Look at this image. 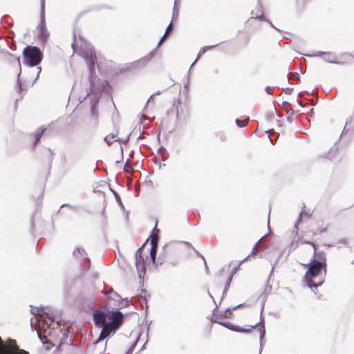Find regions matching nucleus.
<instances>
[{
	"mask_svg": "<svg viewBox=\"0 0 354 354\" xmlns=\"http://www.w3.org/2000/svg\"><path fill=\"white\" fill-rule=\"evenodd\" d=\"M81 55L85 59L89 71L88 81L90 82V92L87 95H91V97H96L99 94V99L101 93L109 91L110 85L107 80H101L95 75V64L97 60L96 52L93 46L91 44H86L81 50Z\"/></svg>",
	"mask_w": 354,
	"mask_h": 354,
	"instance_id": "1",
	"label": "nucleus"
},
{
	"mask_svg": "<svg viewBox=\"0 0 354 354\" xmlns=\"http://www.w3.org/2000/svg\"><path fill=\"white\" fill-rule=\"evenodd\" d=\"M303 265L308 266L304 276L307 286L312 289L322 286L326 274L325 259H315V257H313L308 263Z\"/></svg>",
	"mask_w": 354,
	"mask_h": 354,
	"instance_id": "2",
	"label": "nucleus"
},
{
	"mask_svg": "<svg viewBox=\"0 0 354 354\" xmlns=\"http://www.w3.org/2000/svg\"><path fill=\"white\" fill-rule=\"evenodd\" d=\"M24 64L30 67L38 66L42 59L43 53L41 49L35 46H26L23 50Z\"/></svg>",
	"mask_w": 354,
	"mask_h": 354,
	"instance_id": "3",
	"label": "nucleus"
},
{
	"mask_svg": "<svg viewBox=\"0 0 354 354\" xmlns=\"http://www.w3.org/2000/svg\"><path fill=\"white\" fill-rule=\"evenodd\" d=\"M37 29L38 30V39L44 47L50 35L46 26L45 0H40V21Z\"/></svg>",
	"mask_w": 354,
	"mask_h": 354,
	"instance_id": "4",
	"label": "nucleus"
},
{
	"mask_svg": "<svg viewBox=\"0 0 354 354\" xmlns=\"http://www.w3.org/2000/svg\"><path fill=\"white\" fill-rule=\"evenodd\" d=\"M50 324H48L46 320H44L43 328H45V326L46 325V328L45 329L46 333H48L51 338L59 340V346L67 343L69 331L59 326L53 327L51 328Z\"/></svg>",
	"mask_w": 354,
	"mask_h": 354,
	"instance_id": "5",
	"label": "nucleus"
},
{
	"mask_svg": "<svg viewBox=\"0 0 354 354\" xmlns=\"http://www.w3.org/2000/svg\"><path fill=\"white\" fill-rule=\"evenodd\" d=\"M142 246L137 250L135 254L136 268L138 272V276L140 279V283L142 286L144 283V277L146 273V265L144 257L142 254Z\"/></svg>",
	"mask_w": 354,
	"mask_h": 354,
	"instance_id": "6",
	"label": "nucleus"
},
{
	"mask_svg": "<svg viewBox=\"0 0 354 354\" xmlns=\"http://www.w3.org/2000/svg\"><path fill=\"white\" fill-rule=\"evenodd\" d=\"M73 255L82 266V269L87 271L90 268V259L82 246H77L73 252Z\"/></svg>",
	"mask_w": 354,
	"mask_h": 354,
	"instance_id": "7",
	"label": "nucleus"
},
{
	"mask_svg": "<svg viewBox=\"0 0 354 354\" xmlns=\"http://www.w3.org/2000/svg\"><path fill=\"white\" fill-rule=\"evenodd\" d=\"M101 327L102 328L95 344H98L100 341H102L107 337H111L118 329L113 325V323L108 322H106V324L102 326Z\"/></svg>",
	"mask_w": 354,
	"mask_h": 354,
	"instance_id": "8",
	"label": "nucleus"
},
{
	"mask_svg": "<svg viewBox=\"0 0 354 354\" xmlns=\"http://www.w3.org/2000/svg\"><path fill=\"white\" fill-rule=\"evenodd\" d=\"M93 319L96 326L101 327L108 322V312L98 310L93 313Z\"/></svg>",
	"mask_w": 354,
	"mask_h": 354,
	"instance_id": "9",
	"label": "nucleus"
},
{
	"mask_svg": "<svg viewBox=\"0 0 354 354\" xmlns=\"http://www.w3.org/2000/svg\"><path fill=\"white\" fill-rule=\"evenodd\" d=\"M123 314L119 310L108 312V323H113V325L119 328L122 322Z\"/></svg>",
	"mask_w": 354,
	"mask_h": 354,
	"instance_id": "10",
	"label": "nucleus"
},
{
	"mask_svg": "<svg viewBox=\"0 0 354 354\" xmlns=\"http://www.w3.org/2000/svg\"><path fill=\"white\" fill-rule=\"evenodd\" d=\"M166 35H163L161 39H160V41H158V44L156 46V48L151 51L148 55H147L145 57L141 58L140 59L136 61V62H134L133 64V65L135 66V67H137V66H141V67H144L149 62H150V60L152 59L153 56V51L158 48L161 44L163 42L164 39H165V37Z\"/></svg>",
	"mask_w": 354,
	"mask_h": 354,
	"instance_id": "11",
	"label": "nucleus"
},
{
	"mask_svg": "<svg viewBox=\"0 0 354 354\" xmlns=\"http://www.w3.org/2000/svg\"><path fill=\"white\" fill-rule=\"evenodd\" d=\"M263 308H264V304H263V306L261 307V315H262ZM256 327H259L258 330L259 332V340H260L259 354H261V351H262V341L266 335V328H265V326L263 324V318L262 317V315H261V317H260L259 322H258V323L255 324L254 326H252V328H256Z\"/></svg>",
	"mask_w": 354,
	"mask_h": 354,
	"instance_id": "12",
	"label": "nucleus"
},
{
	"mask_svg": "<svg viewBox=\"0 0 354 354\" xmlns=\"http://www.w3.org/2000/svg\"><path fill=\"white\" fill-rule=\"evenodd\" d=\"M304 55H305L306 57H313V56L319 57L321 55H324V57H322V59L327 63L334 64H342L341 62L335 61V59H332L331 57H333V54L330 52L317 51L313 55L304 54Z\"/></svg>",
	"mask_w": 354,
	"mask_h": 354,
	"instance_id": "13",
	"label": "nucleus"
},
{
	"mask_svg": "<svg viewBox=\"0 0 354 354\" xmlns=\"http://www.w3.org/2000/svg\"><path fill=\"white\" fill-rule=\"evenodd\" d=\"M8 346L10 349V354H29L28 351L21 349L16 344V341L9 338L7 340Z\"/></svg>",
	"mask_w": 354,
	"mask_h": 354,
	"instance_id": "14",
	"label": "nucleus"
},
{
	"mask_svg": "<svg viewBox=\"0 0 354 354\" xmlns=\"http://www.w3.org/2000/svg\"><path fill=\"white\" fill-rule=\"evenodd\" d=\"M46 130V128L40 127L33 133L30 134V136H33L34 142L31 144V148L33 149L40 142V139L42 137L44 133Z\"/></svg>",
	"mask_w": 354,
	"mask_h": 354,
	"instance_id": "15",
	"label": "nucleus"
},
{
	"mask_svg": "<svg viewBox=\"0 0 354 354\" xmlns=\"http://www.w3.org/2000/svg\"><path fill=\"white\" fill-rule=\"evenodd\" d=\"M211 321H212V322L218 323V324H220L231 330H233V331H236V332H249V331H250V329L245 330L242 328H240L239 326L233 325L230 322H217L215 319H212Z\"/></svg>",
	"mask_w": 354,
	"mask_h": 354,
	"instance_id": "16",
	"label": "nucleus"
},
{
	"mask_svg": "<svg viewBox=\"0 0 354 354\" xmlns=\"http://www.w3.org/2000/svg\"><path fill=\"white\" fill-rule=\"evenodd\" d=\"M30 308H31V309H30L31 314H32L34 315H39L41 317H43L44 319L45 318H48L49 319H51L49 313H47L46 311H45V308L44 306L33 307V306H30Z\"/></svg>",
	"mask_w": 354,
	"mask_h": 354,
	"instance_id": "17",
	"label": "nucleus"
},
{
	"mask_svg": "<svg viewBox=\"0 0 354 354\" xmlns=\"http://www.w3.org/2000/svg\"><path fill=\"white\" fill-rule=\"evenodd\" d=\"M99 102V94H97L96 97H93L91 98V115L93 118H97V105Z\"/></svg>",
	"mask_w": 354,
	"mask_h": 354,
	"instance_id": "18",
	"label": "nucleus"
},
{
	"mask_svg": "<svg viewBox=\"0 0 354 354\" xmlns=\"http://www.w3.org/2000/svg\"><path fill=\"white\" fill-rule=\"evenodd\" d=\"M150 245H151L150 257L151 259V261H152L153 266L154 267L157 268L158 267V261H156V258H157L158 244H155L154 241H152V243H150Z\"/></svg>",
	"mask_w": 354,
	"mask_h": 354,
	"instance_id": "19",
	"label": "nucleus"
},
{
	"mask_svg": "<svg viewBox=\"0 0 354 354\" xmlns=\"http://www.w3.org/2000/svg\"><path fill=\"white\" fill-rule=\"evenodd\" d=\"M257 12H261V15H257L256 17H252V19H259V21H266L268 22L270 26L274 28H275L276 30H279L278 28H277L276 27H274V26L272 24V22H270L269 20H268L262 14V6L260 3V1L258 0V8H257Z\"/></svg>",
	"mask_w": 354,
	"mask_h": 354,
	"instance_id": "20",
	"label": "nucleus"
},
{
	"mask_svg": "<svg viewBox=\"0 0 354 354\" xmlns=\"http://www.w3.org/2000/svg\"><path fill=\"white\" fill-rule=\"evenodd\" d=\"M303 243H306V244H309V245H312L313 248V257H315V259H322L324 258L325 259V263H326V255L324 254L321 253L320 252H317V250L315 248V244L313 242L305 241L303 242Z\"/></svg>",
	"mask_w": 354,
	"mask_h": 354,
	"instance_id": "21",
	"label": "nucleus"
},
{
	"mask_svg": "<svg viewBox=\"0 0 354 354\" xmlns=\"http://www.w3.org/2000/svg\"><path fill=\"white\" fill-rule=\"evenodd\" d=\"M218 45V44H214V45H209V46H203L202 47L201 49H200V51L197 55V57L196 59V60L192 63V64L191 65L190 68H192L196 62L197 61L200 59L201 56L202 54H204L207 50H209V49H212L216 46H217ZM190 69L189 68V72L190 71Z\"/></svg>",
	"mask_w": 354,
	"mask_h": 354,
	"instance_id": "22",
	"label": "nucleus"
},
{
	"mask_svg": "<svg viewBox=\"0 0 354 354\" xmlns=\"http://www.w3.org/2000/svg\"><path fill=\"white\" fill-rule=\"evenodd\" d=\"M167 246H168V245L166 244L162 247V250L159 254L158 258H156V261H158V266L159 265H162L166 261V255H167L166 248Z\"/></svg>",
	"mask_w": 354,
	"mask_h": 354,
	"instance_id": "23",
	"label": "nucleus"
},
{
	"mask_svg": "<svg viewBox=\"0 0 354 354\" xmlns=\"http://www.w3.org/2000/svg\"><path fill=\"white\" fill-rule=\"evenodd\" d=\"M159 232L160 230L157 228V223L156 226L152 230L150 235V243H152V241H154L155 244H158L159 241Z\"/></svg>",
	"mask_w": 354,
	"mask_h": 354,
	"instance_id": "24",
	"label": "nucleus"
},
{
	"mask_svg": "<svg viewBox=\"0 0 354 354\" xmlns=\"http://www.w3.org/2000/svg\"><path fill=\"white\" fill-rule=\"evenodd\" d=\"M37 336L40 339L41 343L45 345L46 344V349L49 350L53 346L51 342L47 339L46 337L42 336L41 334L37 331Z\"/></svg>",
	"mask_w": 354,
	"mask_h": 354,
	"instance_id": "25",
	"label": "nucleus"
},
{
	"mask_svg": "<svg viewBox=\"0 0 354 354\" xmlns=\"http://www.w3.org/2000/svg\"><path fill=\"white\" fill-rule=\"evenodd\" d=\"M233 279V273H230V275L228 276L227 279V281L225 282V287L223 288V296H222V299L225 297L228 290H229V288L230 286V283H231V281Z\"/></svg>",
	"mask_w": 354,
	"mask_h": 354,
	"instance_id": "26",
	"label": "nucleus"
},
{
	"mask_svg": "<svg viewBox=\"0 0 354 354\" xmlns=\"http://www.w3.org/2000/svg\"><path fill=\"white\" fill-rule=\"evenodd\" d=\"M180 101L179 99H176L174 100V102H173V107L176 110V119L178 120L179 118H180V111H179V106L180 105Z\"/></svg>",
	"mask_w": 354,
	"mask_h": 354,
	"instance_id": "27",
	"label": "nucleus"
},
{
	"mask_svg": "<svg viewBox=\"0 0 354 354\" xmlns=\"http://www.w3.org/2000/svg\"><path fill=\"white\" fill-rule=\"evenodd\" d=\"M249 118H246L245 119L241 120V119H236L235 122L238 127L243 128L245 127L248 122H249Z\"/></svg>",
	"mask_w": 354,
	"mask_h": 354,
	"instance_id": "28",
	"label": "nucleus"
},
{
	"mask_svg": "<svg viewBox=\"0 0 354 354\" xmlns=\"http://www.w3.org/2000/svg\"><path fill=\"white\" fill-rule=\"evenodd\" d=\"M337 152V148H332L328 152L326 153L325 156H323L324 158H326L330 160H335V155Z\"/></svg>",
	"mask_w": 354,
	"mask_h": 354,
	"instance_id": "29",
	"label": "nucleus"
},
{
	"mask_svg": "<svg viewBox=\"0 0 354 354\" xmlns=\"http://www.w3.org/2000/svg\"><path fill=\"white\" fill-rule=\"evenodd\" d=\"M287 77H288V80H292L298 81L300 80V75L297 72L288 73Z\"/></svg>",
	"mask_w": 354,
	"mask_h": 354,
	"instance_id": "30",
	"label": "nucleus"
},
{
	"mask_svg": "<svg viewBox=\"0 0 354 354\" xmlns=\"http://www.w3.org/2000/svg\"><path fill=\"white\" fill-rule=\"evenodd\" d=\"M115 136L113 134H109L104 137V141L108 144V145H110L113 142V140L115 139Z\"/></svg>",
	"mask_w": 354,
	"mask_h": 354,
	"instance_id": "31",
	"label": "nucleus"
},
{
	"mask_svg": "<svg viewBox=\"0 0 354 354\" xmlns=\"http://www.w3.org/2000/svg\"><path fill=\"white\" fill-rule=\"evenodd\" d=\"M111 191H112V192H113V194L114 195V197H115L116 201L118 203V204L120 206L123 207V204H122V202L121 201V198H120V194L117 192H115L114 190H111Z\"/></svg>",
	"mask_w": 354,
	"mask_h": 354,
	"instance_id": "32",
	"label": "nucleus"
},
{
	"mask_svg": "<svg viewBox=\"0 0 354 354\" xmlns=\"http://www.w3.org/2000/svg\"><path fill=\"white\" fill-rule=\"evenodd\" d=\"M166 151V149L164 147L162 146H160L159 147V149H158V153H160L162 156V160L165 161L167 160V156H163V153Z\"/></svg>",
	"mask_w": 354,
	"mask_h": 354,
	"instance_id": "33",
	"label": "nucleus"
},
{
	"mask_svg": "<svg viewBox=\"0 0 354 354\" xmlns=\"http://www.w3.org/2000/svg\"><path fill=\"white\" fill-rule=\"evenodd\" d=\"M173 30H174L173 24H172V21H171L170 24L167 26V27L166 28L165 35H166L167 34H171L173 32Z\"/></svg>",
	"mask_w": 354,
	"mask_h": 354,
	"instance_id": "34",
	"label": "nucleus"
},
{
	"mask_svg": "<svg viewBox=\"0 0 354 354\" xmlns=\"http://www.w3.org/2000/svg\"><path fill=\"white\" fill-rule=\"evenodd\" d=\"M138 340V337H137L136 341L130 346V348L128 349V351L126 352L125 354H131L133 353V351H134V348L136 346Z\"/></svg>",
	"mask_w": 354,
	"mask_h": 354,
	"instance_id": "35",
	"label": "nucleus"
},
{
	"mask_svg": "<svg viewBox=\"0 0 354 354\" xmlns=\"http://www.w3.org/2000/svg\"><path fill=\"white\" fill-rule=\"evenodd\" d=\"M229 310H230V309L227 308L225 311L222 312L220 314V317H223V318H228L230 315L231 314V313L229 312Z\"/></svg>",
	"mask_w": 354,
	"mask_h": 354,
	"instance_id": "36",
	"label": "nucleus"
},
{
	"mask_svg": "<svg viewBox=\"0 0 354 354\" xmlns=\"http://www.w3.org/2000/svg\"><path fill=\"white\" fill-rule=\"evenodd\" d=\"M128 162L127 160L125 163V165L124 167V171L125 173H131L133 171V168L131 166H128Z\"/></svg>",
	"mask_w": 354,
	"mask_h": 354,
	"instance_id": "37",
	"label": "nucleus"
},
{
	"mask_svg": "<svg viewBox=\"0 0 354 354\" xmlns=\"http://www.w3.org/2000/svg\"><path fill=\"white\" fill-rule=\"evenodd\" d=\"M259 241L258 242H257L256 244L254 245L251 254H250L245 259H243L242 261H241V263L244 261H245V260H247L252 254H254L255 253V249H256V247H257V244L259 243Z\"/></svg>",
	"mask_w": 354,
	"mask_h": 354,
	"instance_id": "38",
	"label": "nucleus"
},
{
	"mask_svg": "<svg viewBox=\"0 0 354 354\" xmlns=\"http://www.w3.org/2000/svg\"><path fill=\"white\" fill-rule=\"evenodd\" d=\"M336 243L338 245H346L347 240L346 239L343 238V239H339L338 241H337Z\"/></svg>",
	"mask_w": 354,
	"mask_h": 354,
	"instance_id": "39",
	"label": "nucleus"
},
{
	"mask_svg": "<svg viewBox=\"0 0 354 354\" xmlns=\"http://www.w3.org/2000/svg\"><path fill=\"white\" fill-rule=\"evenodd\" d=\"M129 304V300L127 298L123 299V301L120 304V308L126 307Z\"/></svg>",
	"mask_w": 354,
	"mask_h": 354,
	"instance_id": "40",
	"label": "nucleus"
},
{
	"mask_svg": "<svg viewBox=\"0 0 354 354\" xmlns=\"http://www.w3.org/2000/svg\"><path fill=\"white\" fill-rule=\"evenodd\" d=\"M20 72H21V69H20ZM20 73H19V75H18V78H17L18 92H20V91H21V90H22V86H21V83H20V82H19V75H20Z\"/></svg>",
	"mask_w": 354,
	"mask_h": 354,
	"instance_id": "41",
	"label": "nucleus"
},
{
	"mask_svg": "<svg viewBox=\"0 0 354 354\" xmlns=\"http://www.w3.org/2000/svg\"><path fill=\"white\" fill-rule=\"evenodd\" d=\"M178 15V10L177 8H176V7L174 6V9H173V16H172V19H174V17H177Z\"/></svg>",
	"mask_w": 354,
	"mask_h": 354,
	"instance_id": "42",
	"label": "nucleus"
},
{
	"mask_svg": "<svg viewBox=\"0 0 354 354\" xmlns=\"http://www.w3.org/2000/svg\"><path fill=\"white\" fill-rule=\"evenodd\" d=\"M112 295H113L112 299H113L118 300V299H121L120 295L118 292H116L115 291H114L113 293H112Z\"/></svg>",
	"mask_w": 354,
	"mask_h": 354,
	"instance_id": "43",
	"label": "nucleus"
},
{
	"mask_svg": "<svg viewBox=\"0 0 354 354\" xmlns=\"http://www.w3.org/2000/svg\"><path fill=\"white\" fill-rule=\"evenodd\" d=\"M292 91H293V88H292V87H286L284 89L286 94H288V95H290L292 93Z\"/></svg>",
	"mask_w": 354,
	"mask_h": 354,
	"instance_id": "44",
	"label": "nucleus"
},
{
	"mask_svg": "<svg viewBox=\"0 0 354 354\" xmlns=\"http://www.w3.org/2000/svg\"><path fill=\"white\" fill-rule=\"evenodd\" d=\"M265 90L268 94L272 95V91L269 86H266Z\"/></svg>",
	"mask_w": 354,
	"mask_h": 354,
	"instance_id": "45",
	"label": "nucleus"
},
{
	"mask_svg": "<svg viewBox=\"0 0 354 354\" xmlns=\"http://www.w3.org/2000/svg\"><path fill=\"white\" fill-rule=\"evenodd\" d=\"M75 42H76V36H75V33L74 32L73 33V42L71 44V47L73 48L74 50H75Z\"/></svg>",
	"mask_w": 354,
	"mask_h": 354,
	"instance_id": "46",
	"label": "nucleus"
},
{
	"mask_svg": "<svg viewBox=\"0 0 354 354\" xmlns=\"http://www.w3.org/2000/svg\"><path fill=\"white\" fill-rule=\"evenodd\" d=\"M103 292H104V295H109V294H110V293H111V294H112V293H113V292H114V290H113V288H110V289H109L108 290H104V291H103Z\"/></svg>",
	"mask_w": 354,
	"mask_h": 354,
	"instance_id": "47",
	"label": "nucleus"
},
{
	"mask_svg": "<svg viewBox=\"0 0 354 354\" xmlns=\"http://www.w3.org/2000/svg\"><path fill=\"white\" fill-rule=\"evenodd\" d=\"M37 69L38 70V73H37V75L36 78H35V80H34V82H36V80L39 78V74H40V73H41V67H39V66H38V67L37 68Z\"/></svg>",
	"mask_w": 354,
	"mask_h": 354,
	"instance_id": "48",
	"label": "nucleus"
},
{
	"mask_svg": "<svg viewBox=\"0 0 354 354\" xmlns=\"http://www.w3.org/2000/svg\"><path fill=\"white\" fill-rule=\"evenodd\" d=\"M294 113H295V111L292 109H290L289 110L287 111L288 115H294Z\"/></svg>",
	"mask_w": 354,
	"mask_h": 354,
	"instance_id": "49",
	"label": "nucleus"
},
{
	"mask_svg": "<svg viewBox=\"0 0 354 354\" xmlns=\"http://www.w3.org/2000/svg\"><path fill=\"white\" fill-rule=\"evenodd\" d=\"M160 93H161L160 91H158L156 93H154L153 95H151L150 96L149 99L147 100V103H149V100L153 97V96L154 95H160Z\"/></svg>",
	"mask_w": 354,
	"mask_h": 354,
	"instance_id": "50",
	"label": "nucleus"
},
{
	"mask_svg": "<svg viewBox=\"0 0 354 354\" xmlns=\"http://www.w3.org/2000/svg\"><path fill=\"white\" fill-rule=\"evenodd\" d=\"M266 133H268V136L270 137V136L274 133V129H269L266 131Z\"/></svg>",
	"mask_w": 354,
	"mask_h": 354,
	"instance_id": "51",
	"label": "nucleus"
},
{
	"mask_svg": "<svg viewBox=\"0 0 354 354\" xmlns=\"http://www.w3.org/2000/svg\"><path fill=\"white\" fill-rule=\"evenodd\" d=\"M274 110H275V112H276V114H277V117L282 118L283 116V113L277 112L276 108H274Z\"/></svg>",
	"mask_w": 354,
	"mask_h": 354,
	"instance_id": "52",
	"label": "nucleus"
},
{
	"mask_svg": "<svg viewBox=\"0 0 354 354\" xmlns=\"http://www.w3.org/2000/svg\"><path fill=\"white\" fill-rule=\"evenodd\" d=\"M288 104H289V103H288V102H286V101H283V102L281 103V106H282L283 108H285V107H286L287 105H288Z\"/></svg>",
	"mask_w": 354,
	"mask_h": 354,
	"instance_id": "53",
	"label": "nucleus"
},
{
	"mask_svg": "<svg viewBox=\"0 0 354 354\" xmlns=\"http://www.w3.org/2000/svg\"><path fill=\"white\" fill-rule=\"evenodd\" d=\"M326 232V227L322 228L319 230V234H322Z\"/></svg>",
	"mask_w": 354,
	"mask_h": 354,
	"instance_id": "54",
	"label": "nucleus"
},
{
	"mask_svg": "<svg viewBox=\"0 0 354 354\" xmlns=\"http://www.w3.org/2000/svg\"><path fill=\"white\" fill-rule=\"evenodd\" d=\"M239 269V268H234L230 273H233V275L236 272L237 270Z\"/></svg>",
	"mask_w": 354,
	"mask_h": 354,
	"instance_id": "55",
	"label": "nucleus"
},
{
	"mask_svg": "<svg viewBox=\"0 0 354 354\" xmlns=\"http://www.w3.org/2000/svg\"><path fill=\"white\" fill-rule=\"evenodd\" d=\"M303 214H304V212H300V214H299V218H298V220H297V221H298V222L300 221L301 217V215H302Z\"/></svg>",
	"mask_w": 354,
	"mask_h": 354,
	"instance_id": "56",
	"label": "nucleus"
},
{
	"mask_svg": "<svg viewBox=\"0 0 354 354\" xmlns=\"http://www.w3.org/2000/svg\"><path fill=\"white\" fill-rule=\"evenodd\" d=\"M16 60H17V63H18L19 66H20L19 57H16Z\"/></svg>",
	"mask_w": 354,
	"mask_h": 354,
	"instance_id": "57",
	"label": "nucleus"
},
{
	"mask_svg": "<svg viewBox=\"0 0 354 354\" xmlns=\"http://www.w3.org/2000/svg\"><path fill=\"white\" fill-rule=\"evenodd\" d=\"M65 206H68V204H67V203L62 204V205H61L60 208H62V207H65Z\"/></svg>",
	"mask_w": 354,
	"mask_h": 354,
	"instance_id": "58",
	"label": "nucleus"
},
{
	"mask_svg": "<svg viewBox=\"0 0 354 354\" xmlns=\"http://www.w3.org/2000/svg\"><path fill=\"white\" fill-rule=\"evenodd\" d=\"M115 141H117V142H122V140L119 138H117V139H115Z\"/></svg>",
	"mask_w": 354,
	"mask_h": 354,
	"instance_id": "59",
	"label": "nucleus"
},
{
	"mask_svg": "<svg viewBox=\"0 0 354 354\" xmlns=\"http://www.w3.org/2000/svg\"><path fill=\"white\" fill-rule=\"evenodd\" d=\"M224 270H225V268H223L222 269H221L220 270V273H223L224 272Z\"/></svg>",
	"mask_w": 354,
	"mask_h": 354,
	"instance_id": "60",
	"label": "nucleus"
},
{
	"mask_svg": "<svg viewBox=\"0 0 354 354\" xmlns=\"http://www.w3.org/2000/svg\"><path fill=\"white\" fill-rule=\"evenodd\" d=\"M313 92H314V91L313 90L310 93V92H308V91H307V93H308V95H310V94H313Z\"/></svg>",
	"mask_w": 354,
	"mask_h": 354,
	"instance_id": "61",
	"label": "nucleus"
},
{
	"mask_svg": "<svg viewBox=\"0 0 354 354\" xmlns=\"http://www.w3.org/2000/svg\"><path fill=\"white\" fill-rule=\"evenodd\" d=\"M69 342H71L70 344H71L72 346H76V345H75V344H72V341H71V339H69Z\"/></svg>",
	"mask_w": 354,
	"mask_h": 354,
	"instance_id": "62",
	"label": "nucleus"
},
{
	"mask_svg": "<svg viewBox=\"0 0 354 354\" xmlns=\"http://www.w3.org/2000/svg\"><path fill=\"white\" fill-rule=\"evenodd\" d=\"M48 151L50 152V155L52 156V155H53V152H52L51 149H48Z\"/></svg>",
	"mask_w": 354,
	"mask_h": 354,
	"instance_id": "63",
	"label": "nucleus"
},
{
	"mask_svg": "<svg viewBox=\"0 0 354 354\" xmlns=\"http://www.w3.org/2000/svg\"><path fill=\"white\" fill-rule=\"evenodd\" d=\"M298 95H299V97H301V96H302V93H301V92L299 93Z\"/></svg>",
	"mask_w": 354,
	"mask_h": 354,
	"instance_id": "64",
	"label": "nucleus"
}]
</instances>
